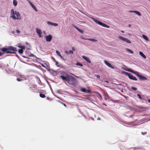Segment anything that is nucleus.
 <instances>
[{
	"label": "nucleus",
	"mask_w": 150,
	"mask_h": 150,
	"mask_svg": "<svg viewBox=\"0 0 150 150\" xmlns=\"http://www.w3.org/2000/svg\"><path fill=\"white\" fill-rule=\"evenodd\" d=\"M36 32L39 35V37H41V34H42V32H41V30L40 29H38V28H37L36 29Z\"/></svg>",
	"instance_id": "obj_13"
},
{
	"label": "nucleus",
	"mask_w": 150,
	"mask_h": 150,
	"mask_svg": "<svg viewBox=\"0 0 150 150\" xmlns=\"http://www.w3.org/2000/svg\"><path fill=\"white\" fill-rule=\"evenodd\" d=\"M63 105H64L65 107H67V105H66L65 103H63Z\"/></svg>",
	"instance_id": "obj_38"
},
{
	"label": "nucleus",
	"mask_w": 150,
	"mask_h": 150,
	"mask_svg": "<svg viewBox=\"0 0 150 150\" xmlns=\"http://www.w3.org/2000/svg\"><path fill=\"white\" fill-rule=\"evenodd\" d=\"M128 71H129V72H130L134 74H136V75H137V74H138V72H136V71H133L132 70H131V69H129L128 70Z\"/></svg>",
	"instance_id": "obj_16"
},
{
	"label": "nucleus",
	"mask_w": 150,
	"mask_h": 150,
	"mask_svg": "<svg viewBox=\"0 0 150 150\" xmlns=\"http://www.w3.org/2000/svg\"><path fill=\"white\" fill-rule=\"evenodd\" d=\"M81 91L83 92H86V90L84 88H82L81 89Z\"/></svg>",
	"instance_id": "obj_27"
},
{
	"label": "nucleus",
	"mask_w": 150,
	"mask_h": 150,
	"mask_svg": "<svg viewBox=\"0 0 150 150\" xmlns=\"http://www.w3.org/2000/svg\"><path fill=\"white\" fill-rule=\"evenodd\" d=\"M75 28H76V29L77 30H78L79 29V28H78V27H75Z\"/></svg>",
	"instance_id": "obj_37"
},
{
	"label": "nucleus",
	"mask_w": 150,
	"mask_h": 150,
	"mask_svg": "<svg viewBox=\"0 0 150 150\" xmlns=\"http://www.w3.org/2000/svg\"><path fill=\"white\" fill-rule=\"evenodd\" d=\"M104 62L105 64L109 67L113 69H114V67L112 66L110 63H109L107 61L104 60Z\"/></svg>",
	"instance_id": "obj_9"
},
{
	"label": "nucleus",
	"mask_w": 150,
	"mask_h": 150,
	"mask_svg": "<svg viewBox=\"0 0 150 150\" xmlns=\"http://www.w3.org/2000/svg\"><path fill=\"white\" fill-rule=\"evenodd\" d=\"M143 38L145 40H148V38L146 37L145 35H142Z\"/></svg>",
	"instance_id": "obj_22"
},
{
	"label": "nucleus",
	"mask_w": 150,
	"mask_h": 150,
	"mask_svg": "<svg viewBox=\"0 0 150 150\" xmlns=\"http://www.w3.org/2000/svg\"><path fill=\"white\" fill-rule=\"evenodd\" d=\"M26 45H29V43H27V42H26Z\"/></svg>",
	"instance_id": "obj_41"
},
{
	"label": "nucleus",
	"mask_w": 150,
	"mask_h": 150,
	"mask_svg": "<svg viewBox=\"0 0 150 150\" xmlns=\"http://www.w3.org/2000/svg\"><path fill=\"white\" fill-rule=\"evenodd\" d=\"M95 92L97 93V96L98 98L101 99L102 98L101 95L99 93L97 92Z\"/></svg>",
	"instance_id": "obj_18"
},
{
	"label": "nucleus",
	"mask_w": 150,
	"mask_h": 150,
	"mask_svg": "<svg viewBox=\"0 0 150 150\" xmlns=\"http://www.w3.org/2000/svg\"><path fill=\"white\" fill-rule=\"evenodd\" d=\"M119 38L121 40H122L126 42L130 43H131V42L128 39L124 38L122 36H120L119 37Z\"/></svg>",
	"instance_id": "obj_6"
},
{
	"label": "nucleus",
	"mask_w": 150,
	"mask_h": 150,
	"mask_svg": "<svg viewBox=\"0 0 150 150\" xmlns=\"http://www.w3.org/2000/svg\"><path fill=\"white\" fill-rule=\"evenodd\" d=\"M137 96H138V98L141 100L142 99V98L140 95L139 94H137Z\"/></svg>",
	"instance_id": "obj_29"
},
{
	"label": "nucleus",
	"mask_w": 150,
	"mask_h": 150,
	"mask_svg": "<svg viewBox=\"0 0 150 150\" xmlns=\"http://www.w3.org/2000/svg\"><path fill=\"white\" fill-rule=\"evenodd\" d=\"M126 75L128 76L129 79L135 81H137V79L136 77L134 76L133 75H132L131 74L128 72H125Z\"/></svg>",
	"instance_id": "obj_5"
},
{
	"label": "nucleus",
	"mask_w": 150,
	"mask_h": 150,
	"mask_svg": "<svg viewBox=\"0 0 150 150\" xmlns=\"http://www.w3.org/2000/svg\"><path fill=\"white\" fill-rule=\"evenodd\" d=\"M23 80H24V79H23L22 78V77H20V78H18L17 79V80L18 81H21Z\"/></svg>",
	"instance_id": "obj_24"
},
{
	"label": "nucleus",
	"mask_w": 150,
	"mask_h": 150,
	"mask_svg": "<svg viewBox=\"0 0 150 150\" xmlns=\"http://www.w3.org/2000/svg\"><path fill=\"white\" fill-rule=\"evenodd\" d=\"M65 53L67 54H68L69 53V52H68L67 51H66L65 52Z\"/></svg>",
	"instance_id": "obj_40"
},
{
	"label": "nucleus",
	"mask_w": 150,
	"mask_h": 150,
	"mask_svg": "<svg viewBox=\"0 0 150 150\" xmlns=\"http://www.w3.org/2000/svg\"><path fill=\"white\" fill-rule=\"evenodd\" d=\"M76 65L78 66H79L81 67H82L83 66L82 64L79 62H77L76 63Z\"/></svg>",
	"instance_id": "obj_26"
},
{
	"label": "nucleus",
	"mask_w": 150,
	"mask_h": 150,
	"mask_svg": "<svg viewBox=\"0 0 150 150\" xmlns=\"http://www.w3.org/2000/svg\"><path fill=\"white\" fill-rule=\"evenodd\" d=\"M82 57L85 60L88 62L89 63H91V61H90V58L89 57H86L85 56H82Z\"/></svg>",
	"instance_id": "obj_10"
},
{
	"label": "nucleus",
	"mask_w": 150,
	"mask_h": 150,
	"mask_svg": "<svg viewBox=\"0 0 150 150\" xmlns=\"http://www.w3.org/2000/svg\"><path fill=\"white\" fill-rule=\"evenodd\" d=\"M3 52L7 54H14L17 51V48L12 46L7 47H3L1 49Z\"/></svg>",
	"instance_id": "obj_1"
},
{
	"label": "nucleus",
	"mask_w": 150,
	"mask_h": 150,
	"mask_svg": "<svg viewBox=\"0 0 150 150\" xmlns=\"http://www.w3.org/2000/svg\"><path fill=\"white\" fill-rule=\"evenodd\" d=\"M141 133L142 135H144L147 134V132H142Z\"/></svg>",
	"instance_id": "obj_33"
},
{
	"label": "nucleus",
	"mask_w": 150,
	"mask_h": 150,
	"mask_svg": "<svg viewBox=\"0 0 150 150\" xmlns=\"http://www.w3.org/2000/svg\"><path fill=\"white\" fill-rule=\"evenodd\" d=\"M31 5L32 6V7L33 8L34 10H35V11H37V9L36 8L35 6L32 3L31 4Z\"/></svg>",
	"instance_id": "obj_20"
},
{
	"label": "nucleus",
	"mask_w": 150,
	"mask_h": 150,
	"mask_svg": "<svg viewBox=\"0 0 150 150\" xmlns=\"http://www.w3.org/2000/svg\"><path fill=\"white\" fill-rule=\"evenodd\" d=\"M11 17L14 19L19 20L21 19V15L18 12L16 11H14L12 9L11 10Z\"/></svg>",
	"instance_id": "obj_2"
},
{
	"label": "nucleus",
	"mask_w": 150,
	"mask_h": 150,
	"mask_svg": "<svg viewBox=\"0 0 150 150\" xmlns=\"http://www.w3.org/2000/svg\"><path fill=\"white\" fill-rule=\"evenodd\" d=\"M121 32H122V33H124V31H123V30H121Z\"/></svg>",
	"instance_id": "obj_42"
},
{
	"label": "nucleus",
	"mask_w": 150,
	"mask_h": 150,
	"mask_svg": "<svg viewBox=\"0 0 150 150\" xmlns=\"http://www.w3.org/2000/svg\"><path fill=\"white\" fill-rule=\"evenodd\" d=\"M132 12L135 13L136 14L139 16H141V13L138 11H132Z\"/></svg>",
	"instance_id": "obj_17"
},
{
	"label": "nucleus",
	"mask_w": 150,
	"mask_h": 150,
	"mask_svg": "<svg viewBox=\"0 0 150 150\" xmlns=\"http://www.w3.org/2000/svg\"><path fill=\"white\" fill-rule=\"evenodd\" d=\"M139 54L143 58L145 59L146 58V56L143 53V52H142L140 51L139 52Z\"/></svg>",
	"instance_id": "obj_15"
},
{
	"label": "nucleus",
	"mask_w": 150,
	"mask_h": 150,
	"mask_svg": "<svg viewBox=\"0 0 150 150\" xmlns=\"http://www.w3.org/2000/svg\"><path fill=\"white\" fill-rule=\"evenodd\" d=\"M3 54V53L0 52V56H1Z\"/></svg>",
	"instance_id": "obj_35"
},
{
	"label": "nucleus",
	"mask_w": 150,
	"mask_h": 150,
	"mask_svg": "<svg viewBox=\"0 0 150 150\" xmlns=\"http://www.w3.org/2000/svg\"><path fill=\"white\" fill-rule=\"evenodd\" d=\"M84 40H89L91 41H93V42H96L98 41L97 40L95 39H85L84 38H82Z\"/></svg>",
	"instance_id": "obj_14"
},
{
	"label": "nucleus",
	"mask_w": 150,
	"mask_h": 150,
	"mask_svg": "<svg viewBox=\"0 0 150 150\" xmlns=\"http://www.w3.org/2000/svg\"><path fill=\"white\" fill-rule=\"evenodd\" d=\"M17 33H19V30H17Z\"/></svg>",
	"instance_id": "obj_43"
},
{
	"label": "nucleus",
	"mask_w": 150,
	"mask_h": 150,
	"mask_svg": "<svg viewBox=\"0 0 150 150\" xmlns=\"http://www.w3.org/2000/svg\"><path fill=\"white\" fill-rule=\"evenodd\" d=\"M133 90H137V88H136L134 87H132L131 88Z\"/></svg>",
	"instance_id": "obj_30"
},
{
	"label": "nucleus",
	"mask_w": 150,
	"mask_h": 150,
	"mask_svg": "<svg viewBox=\"0 0 150 150\" xmlns=\"http://www.w3.org/2000/svg\"><path fill=\"white\" fill-rule=\"evenodd\" d=\"M55 62H56L55 64L58 67H59V66L58 65V64H59V63L57 61H55Z\"/></svg>",
	"instance_id": "obj_32"
},
{
	"label": "nucleus",
	"mask_w": 150,
	"mask_h": 150,
	"mask_svg": "<svg viewBox=\"0 0 150 150\" xmlns=\"http://www.w3.org/2000/svg\"><path fill=\"white\" fill-rule=\"evenodd\" d=\"M17 4V2L16 0H13V4L14 6H16Z\"/></svg>",
	"instance_id": "obj_21"
},
{
	"label": "nucleus",
	"mask_w": 150,
	"mask_h": 150,
	"mask_svg": "<svg viewBox=\"0 0 150 150\" xmlns=\"http://www.w3.org/2000/svg\"><path fill=\"white\" fill-rule=\"evenodd\" d=\"M56 53L62 59H63V57H62V56L61 55V54L60 52L58 51V50H56Z\"/></svg>",
	"instance_id": "obj_19"
},
{
	"label": "nucleus",
	"mask_w": 150,
	"mask_h": 150,
	"mask_svg": "<svg viewBox=\"0 0 150 150\" xmlns=\"http://www.w3.org/2000/svg\"><path fill=\"white\" fill-rule=\"evenodd\" d=\"M40 97L42 98H44L45 97V94L41 93H40Z\"/></svg>",
	"instance_id": "obj_23"
},
{
	"label": "nucleus",
	"mask_w": 150,
	"mask_h": 150,
	"mask_svg": "<svg viewBox=\"0 0 150 150\" xmlns=\"http://www.w3.org/2000/svg\"><path fill=\"white\" fill-rule=\"evenodd\" d=\"M52 39V36L51 35L46 36V40L47 42H50Z\"/></svg>",
	"instance_id": "obj_11"
},
{
	"label": "nucleus",
	"mask_w": 150,
	"mask_h": 150,
	"mask_svg": "<svg viewBox=\"0 0 150 150\" xmlns=\"http://www.w3.org/2000/svg\"><path fill=\"white\" fill-rule=\"evenodd\" d=\"M72 50L73 51H75V49L74 48V47H72Z\"/></svg>",
	"instance_id": "obj_36"
},
{
	"label": "nucleus",
	"mask_w": 150,
	"mask_h": 150,
	"mask_svg": "<svg viewBox=\"0 0 150 150\" xmlns=\"http://www.w3.org/2000/svg\"><path fill=\"white\" fill-rule=\"evenodd\" d=\"M78 31H79V32H80L82 33H83V31L82 30H81V29H79L78 30Z\"/></svg>",
	"instance_id": "obj_34"
},
{
	"label": "nucleus",
	"mask_w": 150,
	"mask_h": 150,
	"mask_svg": "<svg viewBox=\"0 0 150 150\" xmlns=\"http://www.w3.org/2000/svg\"><path fill=\"white\" fill-rule=\"evenodd\" d=\"M137 76L141 80H145L147 79V78L146 77L142 76L139 74H137Z\"/></svg>",
	"instance_id": "obj_8"
},
{
	"label": "nucleus",
	"mask_w": 150,
	"mask_h": 150,
	"mask_svg": "<svg viewBox=\"0 0 150 150\" xmlns=\"http://www.w3.org/2000/svg\"><path fill=\"white\" fill-rule=\"evenodd\" d=\"M69 53L70 54H72L73 53V52L71 50H70L69 52Z\"/></svg>",
	"instance_id": "obj_31"
},
{
	"label": "nucleus",
	"mask_w": 150,
	"mask_h": 150,
	"mask_svg": "<svg viewBox=\"0 0 150 150\" xmlns=\"http://www.w3.org/2000/svg\"><path fill=\"white\" fill-rule=\"evenodd\" d=\"M148 101L150 103V99L148 100Z\"/></svg>",
	"instance_id": "obj_44"
},
{
	"label": "nucleus",
	"mask_w": 150,
	"mask_h": 150,
	"mask_svg": "<svg viewBox=\"0 0 150 150\" xmlns=\"http://www.w3.org/2000/svg\"><path fill=\"white\" fill-rule=\"evenodd\" d=\"M90 91L89 90H88L87 91V92H89Z\"/></svg>",
	"instance_id": "obj_47"
},
{
	"label": "nucleus",
	"mask_w": 150,
	"mask_h": 150,
	"mask_svg": "<svg viewBox=\"0 0 150 150\" xmlns=\"http://www.w3.org/2000/svg\"><path fill=\"white\" fill-rule=\"evenodd\" d=\"M97 119L98 120H101V119L100 117H98L97 118Z\"/></svg>",
	"instance_id": "obj_39"
},
{
	"label": "nucleus",
	"mask_w": 150,
	"mask_h": 150,
	"mask_svg": "<svg viewBox=\"0 0 150 150\" xmlns=\"http://www.w3.org/2000/svg\"><path fill=\"white\" fill-rule=\"evenodd\" d=\"M95 76L98 79H99L100 78V76L98 75H95Z\"/></svg>",
	"instance_id": "obj_28"
},
{
	"label": "nucleus",
	"mask_w": 150,
	"mask_h": 150,
	"mask_svg": "<svg viewBox=\"0 0 150 150\" xmlns=\"http://www.w3.org/2000/svg\"><path fill=\"white\" fill-rule=\"evenodd\" d=\"M47 23L49 25H52L54 26H56L58 25V24L56 23H52L50 21L47 22Z\"/></svg>",
	"instance_id": "obj_12"
},
{
	"label": "nucleus",
	"mask_w": 150,
	"mask_h": 150,
	"mask_svg": "<svg viewBox=\"0 0 150 150\" xmlns=\"http://www.w3.org/2000/svg\"><path fill=\"white\" fill-rule=\"evenodd\" d=\"M93 19L96 23L98 24L99 25L102 26L103 27H105L108 28H110V27L109 26L106 25L105 24L99 21L94 18H93Z\"/></svg>",
	"instance_id": "obj_4"
},
{
	"label": "nucleus",
	"mask_w": 150,
	"mask_h": 150,
	"mask_svg": "<svg viewBox=\"0 0 150 150\" xmlns=\"http://www.w3.org/2000/svg\"><path fill=\"white\" fill-rule=\"evenodd\" d=\"M127 51L130 52L131 53L133 54L134 53L133 52L132 50L129 49H127Z\"/></svg>",
	"instance_id": "obj_25"
},
{
	"label": "nucleus",
	"mask_w": 150,
	"mask_h": 150,
	"mask_svg": "<svg viewBox=\"0 0 150 150\" xmlns=\"http://www.w3.org/2000/svg\"><path fill=\"white\" fill-rule=\"evenodd\" d=\"M105 82H107V83H108V81H105Z\"/></svg>",
	"instance_id": "obj_46"
},
{
	"label": "nucleus",
	"mask_w": 150,
	"mask_h": 150,
	"mask_svg": "<svg viewBox=\"0 0 150 150\" xmlns=\"http://www.w3.org/2000/svg\"><path fill=\"white\" fill-rule=\"evenodd\" d=\"M60 77L63 81H66L68 83L71 81L75 80V79L73 76L68 74H66L65 76L61 75Z\"/></svg>",
	"instance_id": "obj_3"
},
{
	"label": "nucleus",
	"mask_w": 150,
	"mask_h": 150,
	"mask_svg": "<svg viewBox=\"0 0 150 150\" xmlns=\"http://www.w3.org/2000/svg\"><path fill=\"white\" fill-rule=\"evenodd\" d=\"M130 26H131V25H129V27H130Z\"/></svg>",
	"instance_id": "obj_45"
},
{
	"label": "nucleus",
	"mask_w": 150,
	"mask_h": 150,
	"mask_svg": "<svg viewBox=\"0 0 150 150\" xmlns=\"http://www.w3.org/2000/svg\"><path fill=\"white\" fill-rule=\"evenodd\" d=\"M18 47L19 48H21V49H19L18 50V52L21 54H22L23 53V49H25V47L23 46H18Z\"/></svg>",
	"instance_id": "obj_7"
}]
</instances>
